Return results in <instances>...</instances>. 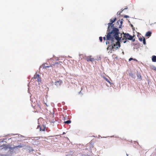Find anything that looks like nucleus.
<instances>
[{
  "mask_svg": "<svg viewBox=\"0 0 156 156\" xmlns=\"http://www.w3.org/2000/svg\"><path fill=\"white\" fill-rule=\"evenodd\" d=\"M118 29L115 28L113 31L109 33H107L106 35V43L110 45H108L107 48H111L113 51H115L120 47L119 41L121 39V37H119Z\"/></svg>",
  "mask_w": 156,
  "mask_h": 156,
  "instance_id": "nucleus-1",
  "label": "nucleus"
},
{
  "mask_svg": "<svg viewBox=\"0 0 156 156\" xmlns=\"http://www.w3.org/2000/svg\"><path fill=\"white\" fill-rule=\"evenodd\" d=\"M116 19V18H115L113 20L111 19L110 20V22L108 23V30H107V33H109L113 31L114 29L115 28L118 29L117 28H115L114 27V24L113 23L115 21Z\"/></svg>",
  "mask_w": 156,
  "mask_h": 156,
  "instance_id": "nucleus-2",
  "label": "nucleus"
},
{
  "mask_svg": "<svg viewBox=\"0 0 156 156\" xmlns=\"http://www.w3.org/2000/svg\"><path fill=\"white\" fill-rule=\"evenodd\" d=\"M35 80V81H37L38 82L39 84L40 83H41V78L39 74H35L33 78H32V80Z\"/></svg>",
  "mask_w": 156,
  "mask_h": 156,
  "instance_id": "nucleus-3",
  "label": "nucleus"
},
{
  "mask_svg": "<svg viewBox=\"0 0 156 156\" xmlns=\"http://www.w3.org/2000/svg\"><path fill=\"white\" fill-rule=\"evenodd\" d=\"M62 81L60 79L58 80L54 83L55 84L57 87H59L62 83Z\"/></svg>",
  "mask_w": 156,
  "mask_h": 156,
  "instance_id": "nucleus-4",
  "label": "nucleus"
},
{
  "mask_svg": "<svg viewBox=\"0 0 156 156\" xmlns=\"http://www.w3.org/2000/svg\"><path fill=\"white\" fill-rule=\"evenodd\" d=\"M37 128H39L40 131H44L46 129V127L44 125H39L37 126Z\"/></svg>",
  "mask_w": 156,
  "mask_h": 156,
  "instance_id": "nucleus-5",
  "label": "nucleus"
},
{
  "mask_svg": "<svg viewBox=\"0 0 156 156\" xmlns=\"http://www.w3.org/2000/svg\"><path fill=\"white\" fill-rule=\"evenodd\" d=\"M124 37L126 39H128L129 40H132L133 38V37L130 35L128 34H124Z\"/></svg>",
  "mask_w": 156,
  "mask_h": 156,
  "instance_id": "nucleus-6",
  "label": "nucleus"
},
{
  "mask_svg": "<svg viewBox=\"0 0 156 156\" xmlns=\"http://www.w3.org/2000/svg\"><path fill=\"white\" fill-rule=\"evenodd\" d=\"M122 20H123L122 19L121 20H119L117 22V23L119 25V26L118 25V26H116V27L119 28L121 27V26L122 24Z\"/></svg>",
  "mask_w": 156,
  "mask_h": 156,
  "instance_id": "nucleus-7",
  "label": "nucleus"
},
{
  "mask_svg": "<svg viewBox=\"0 0 156 156\" xmlns=\"http://www.w3.org/2000/svg\"><path fill=\"white\" fill-rule=\"evenodd\" d=\"M60 63H62V62L61 61H59L58 62H56L55 63H54L53 65L55 66V67H60L61 66V64H60Z\"/></svg>",
  "mask_w": 156,
  "mask_h": 156,
  "instance_id": "nucleus-8",
  "label": "nucleus"
},
{
  "mask_svg": "<svg viewBox=\"0 0 156 156\" xmlns=\"http://www.w3.org/2000/svg\"><path fill=\"white\" fill-rule=\"evenodd\" d=\"M87 60L88 62H93L94 61V58H92L91 56H88L87 58Z\"/></svg>",
  "mask_w": 156,
  "mask_h": 156,
  "instance_id": "nucleus-9",
  "label": "nucleus"
},
{
  "mask_svg": "<svg viewBox=\"0 0 156 156\" xmlns=\"http://www.w3.org/2000/svg\"><path fill=\"white\" fill-rule=\"evenodd\" d=\"M151 32L150 31L147 32L145 36L146 37H150L151 36Z\"/></svg>",
  "mask_w": 156,
  "mask_h": 156,
  "instance_id": "nucleus-10",
  "label": "nucleus"
},
{
  "mask_svg": "<svg viewBox=\"0 0 156 156\" xmlns=\"http://www.w3.org/2000/svg\"><path fill=\"white\" fill-rule=\"evenodd\" d=\"M152 60L153 62H156V56L155 55L153 56Z\"/></svg>",
  "mask_w": 156,
  "mask_h": 156,
  "instance_id": "nucleus-11",
  "label": "nucleus"
},
{
  "mask_svg": "<svg viewBox=\"0 0 156 156\" xmlns=\"http://www.w3.org/2000/svg\"><path fill=\"white\" fill-rule=\"evenodd\" d=\"M2 146L3 147L2 149H4L5 150H6L9 148V147L8 145H3Z\"/></svg>",
  "mask_w": 156,
  "mask_h": 156,
  "instance_id": "nucleus-12",
  "label": "nucleus"
},
{
  "mask_svg": "<svg viewBox=\"0 0 156 156\" xmlns=\"http://www.w3.org/2000/svg\"><path fill=\"white\" fill-rule=\"evenodd\" d=\"M64 122H65V123L69 124V123H70L71 122V121L70 120H67V121H65Z\"/></svg>",
  "mask_w": 156,
  "mask_h": 156,
  "instance_id": "nucleus-13",
  "label": "nucleus"
},
{
  "mask_svg": "<svg viewBox=\"0 0 156 156\" xmlns=\"http://www.w3.org/2000/svg\"><path fill=\"white\" fill-rule=\"evenodd\" d=\"M143 43L144 44H146V41H145V39L144 37H143Z\"/></svg>",
  "mask_w": 156,
  "mask_h": 156,
  "instance_id": "nucleus-14",
  "label": "nucleus"
},
{
  "mask_svg": "<svg viewBox=\"0 0 156 156\" xmlns=\"http://www.w3.org/2000/svg\"><path fill=\"white\" fill-rule=\"evenodd\" d=\"M99 40L101 42L102 41V37H99Z\"/></svg>",
  "mask_w": 156,
  "mask_h": 156,
  "instance_id": "nucleus-15",
  "label": "nucleus"
},
{
  "mask_svg": "<svg viewBox=\"0 0 156 156\" xmlns=\"http://www.w3.org/2000/svg\"><path fill=\"white\" fill-rule=\"evenodd\" d=\"M122 41L124 43H126V39H122Z\"/></svg>",
  "mask_w": 156,
  "mask_h": 156,
  "instance_id": "nucleus-16",
  "label": "nucleus"
},
{
  "mask_svg": "<svg viewBox=\"0 0 156 156\" xmlns=\"http://www.w3.org/2000/svg\"><path fill=\"white\" fill-rule=\"evenodd\" d=\"M105 80H106V81L107 82H108V83H110V82L109 81V80H108V79H107V78H105Z\"/></svg>",
  "mask_w": 156,
  "mask_h": 156,
  "instance_id": "nucleus-17",
  "label": "nucleus"
},
{
  "mask_svg": "<svg viewBox=\"0 0 156 156\" xmlns=\"http://www.w3.org/2000/svg\"><path fill=\"white\" fill-rule=\"evenodd\" d=\"M139 40L141 41H143V39L142 38H139Z\"/></svg>",
  "mask_w": 156,
  "mask_h": 156,
  "instance_id": "nucleus-18",
  "label": "nucleus"
},
{
  "mask_svg": "<svg viewBox=\"0 0 156 156\" xmlns=\"http://www.w3.org/2000/svg\"><path fill=\"white\" fill-rule=\"evenodd\" d=\"M132 60H136L135 59H133L132 58H129V61H130Z\"/></svg>",
  "mask_w": 156,
  "mask_h": 156,
  "instance_id": "nucleus-19",
  "label": "nucleus"
},
{
  "mask_svg": "<svg viewBox=\"0 0 156 156\" xmlns=\"http://www.w3.org/2000/svg\"><path fill=\"white\" fill-rule=\"evenodd\" d=\"M152 69L154 70H156V67H154L153 68H152Z\"/></svg>",
  "mask_w": 156,
  "mask_h": 156,
  "instance_id": "nucleus-20",
  "label": "nucleus"
},
{
  "mask_svg": "<svg viewBox=\"0 0 156 156\" xmlns=\"http://www.w3.org/2000/svg\"><path fill=\"white\" fill-rule=\"evenodd\" d=\"M51 66H45L44 67H45V68H49V67H51Z\"/></svg>",
  "mask_w": 156,
  "mask_h": 156,
  "instance_id": "nucleus-21",
  "label": "nucleus"
},
{
  "mask_svg": "<svg viewBox=\"0 0 156 156\" xmlns=\"http://www.w3.org/2000/svg\"><path fill=\"white\" fill-rule=\"evenodd\" d=\"M124 17L126 18H129V16H127V15H125L124 16Z\"/></svg>",
  "mask_w": 156,
  "mask_h": 156,
  "instance_id": "nucleus-22",
  "label": "nucleus"
},
{
  "mask_svg": "<svg viewBox=\"0 0 156 156\" xmlns=\"http://www.w3.org/2000/svg\"><path fill=\"white\" fill-rule=\"evenodd\" d=\"M106 38L105 37H103V39L105 41L106 40Z\"/></svg>",
  "mask_w": 156,
  "mask_h": 156,
  "instance_id": "nucleus-23",
  "label": "nucleus"
},
{
  "mask_svg": "<svg viewBox=\"0 0 156 156\" xmlns=\"http://www.w3.org/2000/svg\"><path fill=\"white\" fill-rule=\"evenodd\" d=\"M131 27H133V25L131 24Z\"/></svg>",
  "mask_w": 156,
  "mask_h": 156,
  "instance_id": "nucleus-24",
  "label": "nucleus"
},
{
  "mask_svg": "<svg viewBox=\"0 0 156 156\" xmlns=\"http://www.w3.org/2000/svg\"><path fill=\"white\" fill-rule=\"evenodd\" d=\"M120 12H117V13H118V14H120Z\"/></svg>",
  "mask_w": 156,
  "mask_h": 156,
  "instance_id": "nucleus-25",
  "label": "nucleus"
},
{
  "mask_svg": "<svg viewBox=\"0 0 156 156\" xmlns=\"http://www.w3.org/2000/svg\"><path fill=\"white\" fill-rule=\"evenodd\" d=\"M127 9V8L125 9Z\"/></svg>",
  "mask_w": 156,
  "mask_h": 156,
  "instance_id": "nucleus-26",
  "label": "nucleus"
}]
</instances>
